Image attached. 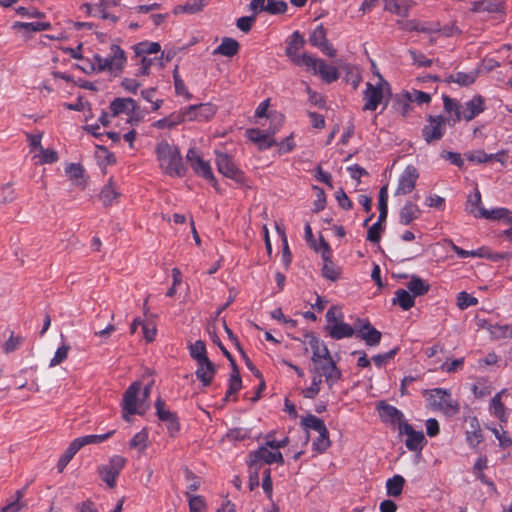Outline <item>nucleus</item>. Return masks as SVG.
<instances>
[{
	"label": "nucleus",
	"mask_w": 512,
	"mask_h": 512,
	"mask_svg": "<svg viewBox=\"0 0 512 512\" xmlns=\"http://www.w3.org/2000/svg\"><path fill=\"white\" fill-rule=\"evenodd\" d=\"M155 153L160 169L170 177H183L186 173L181 153L177 146L162 140L156 144Z\"/></svg>",
	"instance_id": "f257e3e1"
},
{
	"label": "nucleus",
	"mask_w": 512,
	"mask_h": 512,
	"mask_svg": "<svg viewBox=\"0 0 512 512\" xmlns=\"http://www.w3.org/2000/svg\"><path fill=\"white\" fill-rule=\"evenodd\" d=\"M425 393L428 394L427 400L432 409L440 410L447 416H454L460 411L459 403L447 390L435 388Z\"/></svg>",
	"instance_id": "f03ea898"
},
{
	"label": "nucleus",
	"mask_w": 512,
	"mask_h": 512,
	"mask_svg": "<svg viewBox=\"0 0 512 512\" xmlns=\"http://www.w3.org/2000/svg\"><path fill=\"white\" fill-rule=\"evenodd\" d=\"M141 390L140 382L132 383L124 393L122 400L123 418L130 421V415L139 414L143 415L148 409V405L144 404L138 394Z\"/></svg>",
	"instance_id": "7ed1b4c3"
},
{
	"label": "nucleus",
	"mask_w": 512,
	"mask_h": 512,
	"mask_svg": "<svg viewBox=\"0 0 512 512\" xmlns=\"http://www.w3.org/2000/svg\"><path fill=\"white\" fill-rule=\"evenodd\" d=\"M313 371L317 372L324 378L325 383L330 390L342 378V373L333 358L314 364Z\"/></svg>",
	"instance_id": "20e7f679"
},
{
	"label": "nucleus",
	"mask_w": 512,
	"mask_h": 512,
	"mask_svg": "<svg viewBox=\"0 0 512 512\" xmlns=\"http://www.w3.org/2000/svg\"><path fill=\"white\" fill-rule=\"evenodd\" d=\"M316 251L321 252V256L323 259V267H322V275L331 281H336L339 278L340 270L339 268L332 262V252L329 247V244L323 239H320L319 246L314 245Z\"/></svg>",
	"instance_id": "39448f33"
},
{
	"label": "nucleus",
	"mask_w": 512,
	"mask_h": 512,
	"mask_svg": "<svg viewBox=\"0 0 512 512\" xmlns=\"http://www.w3.org/2000/svg\"><path fill=\"white\" fill-rule=\"evenodd\" d=\"M186 158L195 173L210 181L212 185L217 189V181L212 173L209 162L201 158L197 151L193 148L188 150Z\"/></svg>",
	"instance_id": "423d86ee"
},
{
	"label": "nucleus",
	"mask_w": 512,
	"mask_h": 512,
	"mask_svg": "<svg viewBox=\"0 0 512 512\" xmlns=\"http://www.w3.org/2000/svg\"><path fill=\"white\" fill-rule=\"evenodd\" d=\"M274 121H276V124L271 133H264L259 129H248L246 131V136L250 141L258 144L259 149L272 147L276 143L272 134H274L282 125L283 118L281 115H278L275 116Z\"/></svg>",
	"instance_id": "0eeeda50"
},
{
	"label": "nucleus",
	"mask_w": 512,
	"mask_h": 512,
	"mask_svg": "<svg viewBox=\"0 0 512 512\" xmlns=\"http://www.w3.org/2000/svg\"><path fill=\"white\" fill-rule=\"evenodd\" d=\"M445 133V119L442 116H429L422 129V136L427 143L440 140Z\"/></svg>",
	"instance_id": "6e6552de"
},
{
	"label": "nucleus",
	"mask_w": 512,
	"mask_h": 512,
	"mask_svg": "<svg viewBox=\"0 0 512 512\" xmlns=\"http://www.w3.org/2000/svg\"><path fill=\"white\" fill-rule=\"evenodd\" d=\"M216 164L219 173L237 182L243 181V173L236 167L227 153L216 152Z\"/></svg>",
	"instance_id": "1a4fd4ad"
},
{
	"label": "nucleus",
	"mask_w": 512,
	"mask_h": 512,
	"mask_svg": "<svg viewBox=\"0 0 512 512\" xmlns=\"http://www.w3.org/2000/svg\"><path fill=\"white\" fill-rule=\"evenodd\" d=\"M284 459L281 452H271L268 450L267 446L260 447L256 451L250 454L249 458V466L257 467L259 463L264 464H272V463H279L283 464Z\"/></svg>",
	"instance_id": "9d476101"
},
{
	"label": "nucleus",
	"mask_w": 512,
	"mask_h": 512,
	"mask_svg": "<svg viewBox=\"0 0 512 512\" xmlns=\"http://www.w3.org/2000/svg\"><path fill=\"white\" fill-rule=\"evenodd\" d=\"M418 177L417 169L412 165L407 166L399 178L396 195H406L412 192Z\"/></svg>",
	"instance_id": "9b49d317"
},
{
	"label": "nucleus",
	"mask_w": 512,
	"mask_h": 512,
	"mask_svg": "<svg viewBox=\"0 0 512 512\" xmlns=\"http://www.w3.org/2000/svg\"><path fill=\"white\" fill-rule=\"evenodd\" d=\"M185 108L189 121H207L216 113V107L210 103L191 105Z\"/></svg>",
	"instance_id": "f8f14e48"
},
{
	"label": "nucleus",
	"mask_w": 512,
	"mask_h": 512,
	"mask_svg": "<svg viewBox=\"0 0 512 512\" xmlns=\"http://www.w3.org/2000/svg\"><path fill=\"white\" fill-rule=\"evenodd\" d=\"M155 408L159 420L166 423L170 434L173 435L178 432L180 429L178 419L173 412L165 409V403L161 398H158L155 402Z\"/></svg>",
	"instance_id": "ddd939ff"
},
{
	"label": "nucleus",
	"mask_w": 512,
	"mask_h": 512,
	"mask_svg": "<svg viewBox=\"0 0 512 512\" xmlns=\"http://www.w3.org/2000/svg\"><path fill=\"white\" fill-rule=\"evenodd\" d=\"M405 435V446L409 451L420 452L426 444V439L422 431H416L409 424L402 431V436Z\"/></svg>",
	"instance_id": "4468645a"
},
{
	"label": "nucleus",
	"mask_w": 512,
	"mask_h": 512,
	"mask_svg": "<svg viewBox=\"0 0 512 512\" xmlns=\"http://www.w3.org/2000/svg\"><path fill=\"white\" fill-rule=\"evenodd\" d=\"M378 221L374 223L367 232V240L373 243H379L381 239V224L384 221V186L379 189L378 193Z\"/></svg>",
	"instance_id": "2eb2a0df"
},
{
	"label": "nucleus",
	"mask_w": 512,
	"mask_h": 512,
	"mask_svg": "<svg viewBox=\"0 0 512 512\" xmlns=\"http://www.w3.org/2000/svg\"><path fill=\"white\" fill-rule=\"evenodd\" d=\"M356 337L361 338L367 345L373 346L379 344L382 333L375 329L369 322L356 325Z\"/></svg>",
	"instance_id": "dca6fc26"
},
{
	"label": "nucleus",
	"mask_w": 512,
	"mask_h": 512,
	"mask_svg": "<svg viewBox=\"0 0 512 512\" xmlns=\"http://www.w3.org/2000/svg\"><path fill=\"white\" fill-rule=\"evenodd\" d=\"M383 98V93L381 89V84L378 83L376 86L371 83L366 84V90L364 92V106L363 110L374 111L378 104L381 102Z\"/></svg>",
	"instance_id": "f3484780"
},
{
	"label": "nucleus",
	"mask_w": 512,
	"mask_h": 512,
	"mask_svg": "<svg viewBox=\"0 0 512 512\" xmlns=\"http://www.w3.org/2000/svg\"><path fill=\"white\" fill-rule=\"evenodd\" d=\"M485 109L484 98L480 95L474 96L465 102L461 108L462 119L471 121Z\"/></svg>",
	"instance_id": "a211bd4d"
},
{
	"label": "nucleus",
	"mask_w": 512,
	"mask_h": 512,
	"mask_svg": "<svg viewBox=\"0 0 512 512\" xmlns=\"http://www.w3.org/2000/svg\"><path fill=\"white\" fill-rule=\"evenodd\" d=\"M216 374V366L210 361V359L203 360L197 363V369L195 375L199 379L203 386H209Z\"/></svg>",
	"instance_id": "6ab92c4d"
},
{
	"label": "nucleus",
	"mask_w": 512,
	"mask_h": 512,
	"mask_svg": "<svg viewBox=\"0 0 512 512\" xmlns=\"http://www.w3.org/2000/svg\"><path fill=\"white\" fill-rule=\"evenodd\" d=\"M386 419L393 429L398 431L399 436H402V431L409 425L404 414L396 407L388 404H386Z\"/></svg>",
	"instance_id": "aec40b11"
},
{
	"label": "nucleus",
	"mask_w": 512,
	"mask_h": 512,
	"mask_svg": "<svg viewBox=\"0 0 512 512\" xmlns=\"http://www.w3.org/2000/svg\"><path fill=\"white\" fill-rule=\"evenodd\" d=\"M105 60L108 62V71L119 72L126 62L125 52L118 45H112L110 55Z\"/></svg>",
	"instance_id": "412c9836"
},
{
	"label": "nucleus",
	"mask_w": 512,
	"mask_h": 512,
	"mask_svg": "<svg viewBox=\"0 0 512 512\" xmlns=\"http://www.w3.org/2000/svg\"><path fill=\"white\" fill-rule=\"evenodd\" d=\"M309 344L312 349L311 361L313 365L332 358L327 346L318 338L312 336L309 340Z\"/></svg>",
	"instance_id": "4be33fe9"
},
{
	"label": "nucleus",
	"mask_w": 512,
	"mask_h": 512,
	"mask_svg": "<svg viewBox=\"0 0 512 512\" xmlns=\"http://www.w3.org/2000/svg\"><path fill=\"white\" fill-rule=\"evenodd\" d=\"M286 53L294 63L306 66L307 69L312 70L314 74H317V69L322 61L321 59H316L309 54H294L292 52V47H288Z\"/></svg>",
	"instance_id": "5701e85b"
},
{
	"label": "nucleus",
	"mask_w": 512,
	"mask_h": 512,
	"mask_svg": "<svg viewBox=\"0 0 512 512\" xmlns=\"http://www.w3.org/2000/svg\"><path fill=\"white\" fill-rule=\"evenodd\" d=\"M120 197V192L116 187V184L112 179H109L108 183L102 188L99 198L104 206H111Z\"/></svg>",
	"instance_id": "b1692460"
},
{
	"label": "nucleus",
	"mask_w": 512,
	"mask_h": 512,
	"mask_svg": "<svg viewBox=\"0 0 512 512\" xmlns=\"http://www.w3.org/2000/svg\"><path fill=\"white\" fill-rule=\"evenodd\" d=\"M135 107L136 101L132 98H115L110 104L113 116H117L122 113L130 114Z\"/></svg>",
	"instance_id": "393cba45"
},
{
	"label": "nucleus",
	"mask_w": 512,
	"mask_h": 512,
	"mask_svg": "<svg viewBox=\"0 0 512 512\" xmlns=\"http://www.w3.org/2000/svg\"><path fill=\"white\" fill-rule=\"evenodd\" d=\"M469 429L466 431V438L469 444L476 447L482 442V434L480 424L476 417H469Z\"/></svg>",
	"instance_id": "a878e982"
},
{
	"label": "nucleus",
	"mask_w": 512,
	"mask_h": 512,
	"mask_svg": "<svg viewBox=\"0 0 512 512\" xmlns=\"http://www.w3.org/2000/svg\"><path fill=\"white\" fill-rule=\"evenodd\" d=\"M329 329L330 336L334 339H342L356 335V327L353 328L351 325L344 322H336L332 326H329Z\"/></svg>",
	"instance_id": "bb28decb"
},
{
	"label": "nucleus",
	"mask_w": 512,
	"mask_h": 512,
	"mask_svg": "<svg viewBox=\"0 0 512 512\" xmlns=\"http://www.w3.org/2000/svg\"><path fill=\"white\" fill-rule=\"evenodd\" d=\"M420 216L418 206L412 202H407L400 210L399 218L400 223L404 225L410 224L412 221Z\"/></svg>",
	"instance_id": "cd10ccee"
},
{
	"label": "nucleus",
	"mask_w": 512,
	"mask_h": 512,
	"mask_svg": "<svg viewBox=\"0 0 512 512\" xmlns=\"http://www.w3.org/2000/svg\"><path fill=\"white\" fill-rule=\"evenodd\" d=\"M239 50V43L233 38H224L222 43L215 49L214 54L227 57L234 56Z\"/></svg>",
	"instance_id": "c85d7f7f"
},
{
	"label": "nucleus",
	"mask_w": 512,
	"mask_h": 512,
	"mask_svg": "<svg viewBox=\"0 0 512 512\" xmlns=\"http://www.w3.org/2000/svg\"><path fill=\"white\" fill-rule=\"evenodd\" d=\"M405 479L401 475H394L386 480V494L392 497H398L403 491Z\"/></svg>",
	"instance_id": "c756f323"
},
{
	"label": "nucleus",
	"mask_w": 512,
	"mask_h": 512,
	"mask_svg": "<svg viewBox=\"0 0 512 512\" xmlns=\"http://www.w3.org/2000/svg\"><path fill=\"white\" fill-rule=\"evenodd\" d=\"M410 94L408 91L398 94L393 98L392 108L399 112L403 117L406 116L411 107Z\"/></svg>",
	"instance_id": "7c9ffc66"
},
{
	"label": "nucleus",
	"mask_w": 512,
	"mask_h": 512,
	"mask_svg": "<svg viewBox=\"0 0 512 512\" xmlns=\"http://www.w3.org/2000/svg\"><path fill=\"white\" fill-rule=\"evenodd\" d=\"M407 288L416 297L426 294L429 291L430 285L420 277L413 275L407 283Z\"/></svg>",
	"instance_id": "2f4dec72"
},
{
	"label": "nucleus",
	"mask_w": 512,
	"mask_h": 512,
	"mask_svg": "<svg viewBox=\"0 0 512 512\" xmlns=\"http://www.w3.org/2000/svg\"><path fill=\"white\" fill-rule=\"evenodd\" d=\"M393 304L399 305L403 310H409L414 306V296L404 289H398L395 292V297L392 300Z\"/></svg>",
	"instance_id": "473e14b6"
},
{
	"label": "nucleus",
	"mask_w": 512,
	"mask_h": 512,
	"mask_svg": "<svg viewBox=\"0 0 512 512\" xmlns=\"http://www.w3.org/2000/svg\"><path fill=\"white\" fill-rule=\"evenodd\" d=\"M310 372L312 374L311 385L309 387H307L306 389H304L302 391V394L305 398L313 399L320 392L323 377L320 374H318L317 372L313 371V366L310 368Z\"/></svg>",
	"instance_id": "72a5a7b5"
},
{
	"label": "nucleus",
	"mask_w": 512,
	"mask_h": 512,
	"mask_svg": "<svg viewBox=\"0 0 512 512\" xmlns=\"http://www.w3.org/2000/svg\"><path fill=\"white\" fill-rule=\"evenodd\" d=\"M205 4V0H192L183 5H177L174 8L173 13L175 15L183 13L195 14L200 12L205 6Z\"/></svg>",
	"instance_id": "f704fd0d"
},
{
	"label": "nucleus",
	"mask_w": 512,
	"mask_h": 512,
	"mask_svg": "<svg viewBox=\"0 0 512 512\" xmlns=\"http://www.w3.org/2000/svg\"><path fill=\"white\" fill-rule=\"evenodd\" d=\"M477 77H478L477 71H471L469 73L457 72L453 75H450L448 78V81L457 83L460 86H469L476 81Z\"/></svg>",
	"instance_id": "c9c22d12"
},
{
	"label": "nucleus",
	"mask_w": 512,
	"mask_h": 512,
	"mask_svg": "<svg viewBox=\"0 0 512 512\" xmlns=\"http://www.w3.org/2000/svg\"><path fill=\"white\" fill-rule=\"evenodd\" d=\"M113 433H114V431H110L106 434H101V435H86V436L76 438L73 441L78 446V448L81 449L82 447L89 445V444H97V443L104 442L109 437H111L113 435Z\"/></svg>",
	"instance_id": "e433bc0d"
},
{
	"label": "nucleus",
	"mask_w": 512,
	"mask_h": 512,
	"mask_svg": "<svg viewBox=\"0 0 512 512\" xmlns=\"http://www.w3.org/2000/svg\"><path fill=\"white\" fill-rule=\"evenodd\" d=\"M161 46L157 42H141L135 46V53L138 57H149L152 54H157Z\"/></svg>",
	"instance_id": "4c0bfd02"
},
{
	"label": "nucleus",
	"mask_w": 512,
	"mask_h": 512,
	"mask_svg": "<svg viewBox=\"0 0 512 512\" xmlns=\"http://www.w3.org/2000/svg\"><path fill=\"white\" fill-rule=\"evenodd\" d=\"M505 391L498 392L494 395V397L491 400V411L492 413L499 418L501 422H505L507 420L506 413H505V406L501 401V396Z\"/></svg>",
	"instance_id": "58836bf2"
},
{
	"label": "nucleus",
	"mask_w": 512,
	"mask_h": 512,
	"mask_svg": "<svg viewBox=\"0 0 512 512\" xmlns=\"http://www.w3.org/2000/svg\"><path fill=\"white\" fill-rule=\"evenodd\" d=\"M189 352L192 359L197 363L209 359L207 357V350L205 343L202 340H197L189 346Z\"/></svg>",
	"instance_id": "ea45409f"
},
{
	"label": "nucleus",
	"mask_w": 512,
	"mask_h": 512,
	"mask_svg": "<svg viewBox=\"0 0 512 512\" xmlns=\"http://www.w3.org/2000/svg\"><path fill=\"white\" fill-rule=\"evenodd\" d=\"M413 5L412 0H393L389 10L398 16L406 17Z\"/></svg>",
	"instance_id": "a19ab883"
},
{
	"label": "nucleus",
	"mask_w": 512,
	"mask_h": 512,
	"mask_svg": "<svg viewBox=\"0 0 512 512\" xmlns=\"http://www.w3.org/2000/svg\"><path fill=\"white\" fill-rule=\"evenodd\" d=\"M302 424L307 430H314L317 433H327V428L320 418L309 415L302 420Z\"/></svg>",
	"instance_id": "79ce46f5"
},
{
	"label": "nucleus",
	"mask_w": 512,
	"mask_h": 512,
	"mask_svg": "<svg viewBox=\"0 0 512 512\" xmlns=\"http://www.w3.org/2000/svg\"><path fill=\"white\" fill-rule=\"evenodd\" d=\"M479 218L491 219V220H506V216L509 215V210L506 208H496L490 211L485 208H479Z\"/></svg>",
	"instance_id": "37998d69"
},
{
	"label": "nucleus",
	"mask_w": 512,
	"mask_h": 512,
	"mask_svg": "<svg viewBox=\"0 0 512 512\" xmlns=\"http://www.w3.org/2000/svg\"><path fill=\"white\" fill-rule=\"evenodd\" d=\"M80 449L75 444L74 441H72L69 445V447L65 450L63 455L60 457L57 463V469L61 473L65 467L68 465V463L71 461V459L74 457V455L79 451Z\"/></svg>",
	"instance_id": "c03bdc74"
},
{
	"label": "nucleus",
	"mask_w": 512,
	"mask_h": 512,
	"mask_svg": "<svg viewBox=\"0 0 512 512\" xmlns=\"http://www.w3.org/2000/svg\"><path fill=\"white\" fill-rule=\"evenodd\" d=\"M317 73L328 83L336 81L339 77L337 69L333 66L327 65L323 60L321 61Z\"/></svg>",
	"instance_id": "a18cd8bd"
},
{
	"label": "nucleus",
	"mask_w": 512,
	"mask_h": 512,
	"mask_svg": "<svg viewBox=\"0 0 512 512\" xmlns=\"http://www.w3.org/2000/svg\"><path fill=\"white\" fill-rule=\"evenodd\" d=\"M444 109L448 113H454L455 119L454 122H458L462 120L461 108L462 105L459 104L456 100L450 98L449 96L443 97Z\"/></svg>",
	"instance_id": "49530a36"
},
{
	"label": "nucleus",
	"mask_w": 512,
	"mask_h": 512,
	"mask_svg": "<svg viewBox=\"0 0 512 512\" xmlns=\"http://www.w3.org/2000/svg\"><path fill=\"white\" fill-rule=\"evenodd\" d=\"M148 446V433L145 429L138 432L130 441V447L143 452Z\"/></svg>",
	"instance_id": "de8ad7c7"
},
{
	"label": "nucleus",
	"mask_w": 512,
	"mask_h": 512,
	"mask_svg": "<svg viewBox=\"0 0 512 512\" xmlns=\"http://www.w3.org/2000/svg\"><path fill=\"white\" fill-rule=\"evenodd\" d=\"M481 204V194L478 189H475V192L473 195H469L467 200V206L466 210L473 214L475 217L479 218V212L478 209L482 208L480 206Z\"/></svg>",
	"instance_id": "09e8293b"
},
{
	"label": "nucleus",
	"mask_w": 512,
	"mask_h": 512,
	"mask_svg": "<svg viewBox=\"0 0 512 512\" xmlns=\"http://www.w3.org/2000/svg\"><path fill=\"white\" fill-rule=\"evenodd\" d=\"M326 41V31L323 25H318L310 34L309 42L311 45L319 48L320 46H323Z\"/></svg>",
	"instance_id": "8fccbe9b"
},
{
	"label": "nucleus",
	"mask_w": 512,
	"mask_h": 512,
	"mask_svg": "<svg viewBox=\"0 0 512 512\" xmlns=\"http://www.w3.org/2000/svg\"><path fill=\"white\" fill-rule=\"evenodd\" d=\"M288 5L285 1L267 0L265 12L272 15L283 14L287 11Z\"/></svg>",
	"instance_id": "3c124183"
},
{
	"label": "nucleus",
	"mask_w": 512,
	"mask_h": 512,
	"mask_svg": "<svg viewBox=\"0 0 512 512\" xmlns=\"http://www.w3.org/2000/svg\"><path fill=\"white\" fill-rule=\"evenodd\" d=\"M102 480L110 487L113 488L116 485V479L118 474L111 470L108 466L102 465L98 468Z\"/></svg>",
	"instance_id": "603ef678"
},
{
	"label": "nucleus",
	"mask_w": 512,
	"mask_h": 512,
	"mask_svg": "<svg viewBox=\"0 0 512 512\" xmlns=\"http://www.w3.org/2000/svg\"><path fill=\"white\" fill-rule=\"evenodd\" d=\"M241 387H242V380H241L239 371H235V373H231L225 400H227L230 395L236 394L241 389Z\"/></svg>",
	"instance_id": "864d4df0"
},
{
	"label": "nucleus",
	"mask_w": 512,
	"mask_h": 512,
	"mask_svg": "<svg viewBox=\"0 0 512 512\" xmlns=\"http://www.w3.org/2000/svg\"><path fill=\"white\" fill-rule=\"evenodd\" d=\"M189 498V509L190 512H204L206 510V503L204 498L200 495H190L187 493Z\"/></svg>",
	"instance_id": "5fc2aeb1"
},
{
	"label": "nucleus",
	"mask_w": 512,
	"mask_h": 512,
	"mask_svg": "<svg viewBox=\"0 0 512 512\" xmlns=\"http://www.w3.org/2000/svg\"><path fill=\"white\" fill-rule=\"evenodd\" d=\"M156 62H160V59L157 57L150 58V57H141L139 68L137 70L136 75H144L148 76L150 74V67L155 64Z\"/></svg>",
	"instance_id": "6e6d98bb"
},
{
	"label": "nucleus",
	"mask_w": 512,
	"mask_h": 512,
	"mask_svg": "<svg viewBox=\"0 0 512 512\" xmlns=\"http://www.w3.org/2000/svg\"><path fill=\"white\" fill-rule=\"evenodd\" d=\"M37 157L40 158L39 164H51L58 160V154L55 150L45 149L43 147H40Z\"/></svg>",
	"instance_id": "4d7b16f0"
},
{
	"label": "nucleus",
	"mask_w": 512,
	"mask_h": 512,
	"mask_svg": "<svg viewBox=\"0 0 512 512\" xmlns=\"http://www.w3.org/2000/svg\"><path fill=\"white\" fill-rule=\"evenodd\" d=\"M50 27L49 23L44 22H34V23H24V22H16L13 25V28H21L28 31H45Z\"/></svg>",
	"instance_id": "13d9d810"
},
{
	"label": "nucleus",
	"mask_w": 512,
	"mask_h": 512,
	"mask_svg": "<svg viewBox=\"0 0 512 512\" xmlns=\"http://www.w3.org/2000/svg\"><path fill=\"white\" fill-rule=\"evenodd\" d=\"M69 350H70L69 345L64 344V345L60 346L56 350L54 357L51 359L49 366L55 367V366L61 364L64 360L67 359Z\"/></svg>",
	"instance_id": "bf43d9fd"
},
{
	"label": "nucleus",
	"mask_w": 512,
	"mask_h": 512,
	"mask_svg": "<svg viewBox=\"0 0 512 512\" xmlns=\"http://www.w3.org/2000/svg\"><path fill=\"white\" fill-rule=\"evenodd\" d=\"M492 433L495 435L497 440L499 441V446L501 448H509L512 446V439L508 435L506 431H504L502 428H491Z\"/></svg>",
	"instance_id": "052dcab7"
},
{
	"label": "nucleus",
	"mask_w": 512,
	"mask_h": 512,
	"mask_svg": "<svg viewBox=\"0 0 512 512\" xmlns=\"http://www.w3.org/2000/svg\"><path fill=\"white\" fill-rule=\"evenodd\" d=\"M24 495V490H18L16 492V498L2 508L1 512H19L24 505L20 502Z\"/></svg>",
	"instance_id": "680f3d73"
},
{
	"label": "nucleus",
	"mask_w": 512,
	"mask_h": 512,
	"mask_svg": "<svg viewBox=\"0 0 512 512\" xmlns=\"http://www.w3.org/2000/svg\"><path fill=\"white\" fill-rule=\"evenodd\" d=\"M173 77L176 94L184 96L186 100H190L192 98V95L187 90L183 80L178 75L177 70L174 71Z\"/></svg>",
	"instance_id": "e2e57ef3"
},
{
	"label": "nucleus",
	"mask_w": 512,
	"mask_h": 512,
	"mask_svg": "<svg viewBox=\"0 0 512 512\" xmlns=\"http://www.w3.org/2000/svg\"><path fill=\"white\" fill-rule=\"evenodd\" d=\"M329 434L318 433V437L313 441V447L320 453H323L330 446Z\"/></svg>",
	"instance_id": "0e129e2a"
},
{
	"label": "nucleus",
	"mask_w": 512,
	"mask_h": 512,
	"mask_svg": "<svg viewBox=\"0 0 512 512\" xmlns=\"http://www.w3.org/2000/svg\"><path fill=\"white\" fill-rule=\"evenodd\" d=\"M1 202L4 204L11 203L15 200L16 194L11 183H7L1 186Z\"/></svg>",
	"instance_id": "69168bd1"
},
{
	"label": "nucleus",
	"mask_w": 512,
	"mask_h": 512,
	"mask_svg": "<svg viewBox=\"0 0 512 512\" xmlns=\"http://www.w3.org/2000/svg\"><path fill=\"white\" fill-rule=\"evenodd\" d=\"M440 157L459 168L464 166V160L462 159L460 153L443 150L440 153Z\"/></svg>",
	"instance_id": "338daca9"
},
{
	"label": "nucleus",
	"mask_w": 512,
	"mask_h": 512,
	"mask_svg": "<svg viewBox=\"0 0 512 512\" xmlns=\"http://www.w3.org/2000/svg\"><path fill=\"white\" fill-rule=\"evenodd\" d=\"M478 303L475 297L470 296L466 292H460L457 298V305L460 309H466L469 306H474Z\"/></svg>",
	"instance_id": "774afa93"
}]
</instances>
